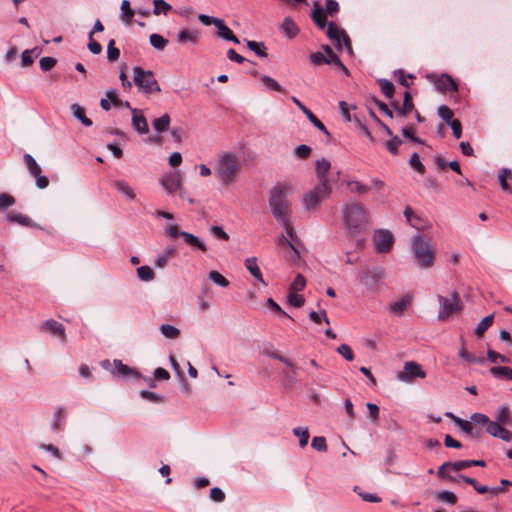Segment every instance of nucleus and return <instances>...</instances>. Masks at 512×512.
Listing matches in <instances>:
<instances>
[{"mask_svg": "<svg viewBox=\"0 0 512 512\" xmlns=\"http://www.w3.org/2000/svg\"><path fill=\"white\" fill-rule=\"evenodd\" d=\"M341 220L348 235L356 237L367 231L370 216L363 204L353 201L342 205Z\"/></svg>", "mask_w": 512, "mask_h": 512, "instance_id": "1", "label": "nucleus"}, {"mask_svg": "<svg viewBox=\"0 0 512 512\" xmlns=\"http://www.w3.org/2000/svg\"><path fill=\"white\" fill-rule=\"evenodd\" d=\"M288 183H277L269 192V207L277 222H285L289 214V202L287 196L290 192Z\"/></svg>", "mask_w": 512, "mask_h": 512, "instance_id": "2", "label": "nucleus"}, {"mask_svg": "<svg viewBox=\"0 0 512 512\" xmlns=\"http://www.w3.org/2000/svg\"><path fill=\"white\" fill-rule=\"evenodd\" d=\"M240 170L239 157L234 152H223L218 156L215 173L224 185L232 184Z\"/></svg>", "mask_w": 512, "mask_h": 512, "instance_id": "3", "label": "nucleus"}, {"mask_svg": "<svg viewBox=\"0 0 512 512\" xmlns=\"http://www.w3.org/2000/svg\"><path fill=\"white\" fill-rule=\"evenodd\" d=\"M411 249L417 264L427 269L433 265L434 262V251L432 250L428 241H426L422 235H415L411 240Z\"/></svg>", "mask_w": 512, "mask_h": 512, "instance_id": "4", "label": "nucleus"}, {"mask_svg": "<svg viewBox=\"0 0 512 512\" xmlns=\"http://www.w3.org/2000/svg\"><path fill=\"white\" fill-rule=\"evenodd\" d=\"M332 188L329 184L318 183L312 190L301 197V205L305 211L311 212L318 209L321 203L331 196Z\"/></svg>", "mask_w": 512, "mask_h": 512, "instance_id": "5", "label": "nucleus"}, {"mask_svg": "<svg viewBox=\"0 0 512 512\" xmlns=\"http://www.w3.org/2000/svg\"><path fill=\"white\" fill-rule=\"evenodd\" d=\"M439 302L438 320L445 321L453 314L459 312L462 308V303L459 294L453 291L449 296L437 295Z\"/></svg>", "mask_w": 512, "mask_h": 512, "instance_id": "6", "label": "nucleus"}, {"mask_svg": "<svg viewBox=\"0 0 512 512\" xmlns=\"http://www.w3.org/2000/svg\"><path fill=\"white\" fill-rule=\"evenodd\" d=\"M133 80L135 85L144 90L146 93H150L154 90H159L158 83L153 72L149 70H144L141 67L133 68Z\"/></svg>", "mask_w": 512, "mask_h": 512, "instance_id": "7", "label": "nucleus"}, {"mask_svg": "<svg viewBox=\"0 0 512 512\" xmlns=\"http://www.w3.org/2000/svg\"><path fill=\"white\" fill-rule=\"evenodd\" d=\"M165 233L171 239H175L181 236L185 244L192 247H197L203 252L207 251V246L203 241H201L197 236L191 233L180 231L179 226L177 224H168L165 227Z\"/></svg>", "mask_w": 512, "mask_h": 512, "instance_id": "8", "label": "nucleus"}, {"mask_svg": "<svg viewBox=\"0 0 512 512\" xmlns=\"http://www.w3.org/2000/svg\"><path fill=\"white\" fill-rule=\"evenodd\" d=\"M162 187L171 194V195H179L181 198H184V188L182 186V174L180 171L175 170L165 174L162 177Z\"/></svg>", "mask_w": 512, "mask_h": 512, "instance_id": "9", "label": "nucleus"}, {"mask_svg": "<svg viewBox=\"0 0 512 512\" xmlns=\"http://www.w3.org/2000/svg\"><path fill=\"white\" fill-rule=\"evenodd\" d=\"M327 36L333 41L337 50L341 51L342 44H344L348 53H352L351 41L347 33L339 29L333 22L327 25Z\"/></svg>", "mask_w": 512, "mask_h": 512, "instance_id": "10", "label": "nucleus"}, {"mask_svg": "<svg viewBox=\"0 0 512 512\" xmlns=\"http://www.w3.org/2000/svg\"><path fill=\"white\" fill-rule=\"evenodd\" d=\"M374 250L378 253H387L391 250L394 237L393 234L386 229H378L373 233Z\"/></svg>", "mask_w": 512, "mask_h": 512, "instance_id": "11", "label": "nucleus"}, {"mask_svg": "<svg viewBox=\"0 0 512 512\" xmlns=\"http://www.w3.org/2000/svg\"><path fill=\"white\" fill-rule=\"evenodd\" d=\"M425 378L426 372L423 370L420 364L409 361L404 364V371L397 373L396 378L401 382H412L414 378Z\"/></svg>", "mask_w": 512, "mask_h": 512, "instance_id": "12", "label": "nucleus"}, {"mask_svg": "<svg viewBox=\"0 0 512 512\" xmlns=\"http://www.w3.org/2000/svg\"><path fill=\"white\" fill-rule=\"evenodd\" d=\"M469 467V460H459L455 462H445L443 463L437 471V475L439 478L447 479L449 481H456L458 478L451 476L448 473V470H452L455 472L461 471Z\"/></svg>", "mask_w": 512, "mask_h": 512, "instance_id": "13", "label": "nucleus"}, {"mask_svg": "<svg viewBox=\"0 0 512 512\" xmlns=\"http://www.w3.org/2000/svg\"><path fill=\"white\" fill-rule=\"evenodd\" d=\"M102 366L105 369H110L112 374L119 378H129L137 375L136 371L124 365L120 360H114L113 363H110L109 360H105L102 362Z\"/></svg>", "mask_w": 512, "mask_h": 512, "instance_id": "14", "label": "nucleus"}, {"mask_svg": "<svg viewBox=\"0 0 512 512\" xmlns=\"http://www.w3.org/2000/svg\"><path fill=\"white\" fill-rule=\"evenodd\" d=\"M503 424L498 421H489L486 432L492 437L499 438L505 442H510L512 440V434L509 430L502 426Z\"/></svg>", "mask_w": 512, "mask_h": 512, "instance_id": "15", "label": "nucleus"}, {"mask_svg": "<svg viewBox=\"0 0 512 512\" xmlns=\"http://www.w3.org/2000/svg\"><path fill=\"white\" fill-rule=\"evenodd\" d=\"M382 278L383 272L379 269H371L360 275L361 283L370 290L375 289Z\"/></svg>", "mask_w": 512, "mask_h": 512, "instance_id": "16", "label": "nucleus"}, {"mask_svg": "<svg viewBox=\"0 0 512 512\" xmlns=\"http://www.w3.org/2000/svg\"><path fill=\"white\" fill-rule=\"evenodd\" d=\"M167 132L171 140L179 144L182 141L183 129L180 126L170 127V117L162 114V133Z\"/></svg>", "mask_w": 512, "mask_h": 512, "instance_id": "17", "label": "nucleus"}, {"mask_svg": "<svg viewBox=\"0 0 512 512\" xmlns=\"http://www.w3.org/2000/svg\"><path fill=\"white\" fill-rule=\"evenodd\" d=\"M41 328L48 331L54 336H58L62 342L66 340V333L64 326L56 320L49 319L41 324Z\"/></svg>", "mask_w": 512, "mask_h": 512, "instance_id": "18", "label": "nucleus"}, {"mask_svg": "<svg viewBox=\"0 0 512 512\" xmlns=\"http://www.w3.org/2000/svg\"><path fill=\"white\" fill-rule=\"evenodd\" d=\"M132 126L139 135L148 133V123L141 111L132 109Z\"/></svg>", "mask_w": 512, "mask_h": 512, "instance_id": "19", "label": "nucleus"}, {"mask_svg": "<svg viewBox=\"0 0 512 512\" xmlns=\"http://www.w3.org/2000/svg\"><path fill=\"white\" fill-rule=\"evenodd\" d=\"M458 478H459V480H462L463 482H465V483H467L469 485H472L474 487V489L479 494H484L486 492H491L493 494H499V493H502L504 491V489L502 487L489 488L486 485H481L475 479H473L471 477H468V476H465V475H459Z\"/></svg>", "mask_w": 512, "mask_h": 512, "instance_id": "20", "label": "nucleus"}, {"mask_svg": "<svg viewBox=\"0 0 512 512\" xmlns=\"http://www.w3.org/2000/svg\"><path fill=\"white\" fill-rule=\"evenodd\" d=\"M330 167H331V163L326 158H321L316 161L315 171H316L318 183L329 184L327 173L330 170Z\"/></svg>", "mask_w": 512, "mask_h": 512, "instance_id": "21", "label": "nucleus"}, {"mask_svg": "<svg viewBox=\"0 0 512 512\" xmlns=\"http://www.w3.org/2000/svg\"><path fill=\"white\" fill-rule=\"evenodd\" d=\"M216 29H217V36L221 39H224L226 41L233 42L234 44H239V39L234 35L232 30L225 24V22L222 19H219V21H216Z\"/></svg>", "mask_w": 512, "mask_h": 512, "instance_id": "22", "label": "nucleus"}, {"mask_svg": "<svg viewBox=\"0 0 512 512\" xmlns=\"http://www.w3.org/2000/svg\"><path fill=\"white\" fill-rule=\"evenodd\" d=\"M200 34L196 30L181 29L177 34V42L180 44L192 43L196 44L199 41Z\"/></svg>", "mask_w": 512, "mask_h": 512, "instance_id": "23", "label": "nucleus"}, {"mask_svg": "<svg viewBox=\"0 0 512 512\" xmlns=\"http://www.w3.org/2000/svg\"><path fill=\"white\" fill-rule=\"evenodd\" d=\"M245 267L249 271V273L255 277L261 284L267 286V283L264 281L261 270L257 264L256 257H249L245 260Z\"/></svg>", "mask_w": 512, "mask_h": 512, "instance_id": "24", "label": "nucleus"}, {"mask_svg": "<svg viewBox=\"0 0 512 512\" xmlns=\"http://www.w3.org/2000/svg\"><path fill=\"white\" fill-rule=\"evenodd\" d=\"M437 88L442 91H456L457 84L448 74H442L436 82Z\"/></svg>", "mask_w": 512, "mask_h": 512, "instance_id": "25", "label": "nucleus"}, {"mask_svg": "<svg viewBox=\"0 0 512 512\" xmlns=\"http://www.w3.org/2000/svg\"><path fill=\"white\" fill-rule=\"evenodd\" d=\"M281 31L287 38L293 39L299 33V28L290 17H286L281 25Z\"/></svg>", "mask_w": 512, "mask_h": 512, "instance_id": "26", "label": "nucleus"}, {"mask_svg": "<svg viewBox=\"0 0 512 512\" xmlns=\"http://www.w3.org/2000/svg\"><path fill=\"white\" fill-rule=\"evenodd\" d=\"M494 418L503 425L512 423L511 410L507 405H501L495 412Z\"/></svg>", "mask_w": 512, "mask_h": 512, "instance_id": "27", "label": "nucleus"}, {"mask_svg": "<svg viewBox=\"0 0 512 512\" xmlns=\"http://www.w3.org/2000/svg\"><path fill=\"white\" fill-rule=\"evenodd\" d=\"M115 189L129 200L135 199L133 188L124 180H116L113 183Z\"/></svg>", "mask_w": 512, "mask_h": 512, "instance_id": "28", "label": "nucleus"}, {"mask_svg": "<svg viewBox=\"0 0 512 512\" xmlns=\"http://www.w3.org/2000/svg\"><path fill=\"white\" fill-rule=\"evenodd\" d=\"M411 298L409 296H405L393 303H391L388 307L390 313L395 315H400L407 307L410 305Z\"/></svg>", "mask_w": 512, "mask_h": 512, "instance_id": "29", "label": "nucleus"}, {"mask_svg": "<svg viewBox=\"0 0 512 512\" xmlns=\"http://www.w3.org/2000/svg\"><path fill=\"white\" fill-rule=\"evenodd\" d=\"M499 182L503 190L512 192V172L508 168H503L499 174Z\"/></svg>", "mask_w": 512, "mask_h": 512, "instance_id": "30", "label": "nucleus"}, {"mask_svg": "<svg viewBox=\"0 0 512 512\" xmlns=\"http://www.w3.org/2000/svg\"><path fill=\"white\" fill-rule=\"evenodd\" d=\"M459 357L469 364H482L484 363V358L480 356H475L470 354L464 346H462L458 351Z\"/></svg>", "mask_w": 512, "mask_h": 512, "instance_id": "31", "label": "nucleus"}, {"mask_svg": "<svg viewBox=\"0 0 512 512\" xmlns=\"http://www.w3.org/2000/svg\"><path fill=\"white\" fill-rule=\"evenodd\" d=\"M23 159H24L26 167L31 176L34 177L42 172L41 167L39 166V164L36 162V160L33 158L32 155L25 154Z\"/></svg>", "mask_w": 512, "mask_h": 512, "instance_id": "32", "label": "nucleus"}, {"mask_svg": "<svg viewBox=\"0 0 512 512\" xmlns=\"http://www.w3.org/2000/svg\"><path fill=\"white\" fill-rule=\"evenodd\" d=\"M247 47L253 51L257 56L261 58L267 57V48L264 44V42H258V41H247Z\"/></svg>", "mask_w": 512, "mask_h": 512, "instance_id": "33", "label": "nucleus"}, {"mask_svg": "<svg viewBox=\"0 0 512 512\" xmlns=\"http://www.w3.org/2000/svg\"><path fill=\"white\" fill-rule=\"evenodd\" d=\"M71 112L83 125L87 127L92 125V121L85 116L84 110L79 104H72Z\"/></svg>", "mask_w": 512, "mask_h": 512, "instance_id": "34", "label": "nucleus"}, {"mask_svg": "<svg viewBox=\"0 0 512 512\" xmlns=\"http://www.w3.org/2000/svg\"><path fill=\"white\" fill-rule=\"evenodd\" d=\"M7 220L27 227L32 226L33 224L32 220L28 216L20 213H8Z\"/></svg>", "mask_w": 512, "mask_h": 512, "instance_id": "35", "label": "nucleus"}, {"mask_svg": "<svg viewBox=\"0 0 512 512\" xmlns=\"http://www.w3.org/2000/svg\"><path fill=\"white\" fill-rule=\"evenodd\" d=\"M208 278L213 284L219 287L226 288L229 286L228 279L216 270L210 271L208 273Z\"/></svg>", "mask_w": 512, "mask_h": 512, "instance_id": "36", "label": "nucleus"}, {"mask_svg": "<svg viewBox=\"0 0 512 512\" xmlns=\"http://www.w3.org/2000/svg\"><path fill=\"white\" fill-rule=\"evenodd\" d=\"M293 434L298 437L299 445L304 448L308 444L309 430L307 427H296L293 429Z\"/></svg>", "mask_w": 512, "mask_h": 512, "instance_id": "37", "label": "nucleus"}, {"mask_svg": "<svg viewBox=\"0 0 512 512\" xmlns=\"http://www.w3.org/2000/svg\"><path fill=\"white\" fill-rule=\"evenodd\" d=\"M397 115L405 116L413 109V103L411 101L410 93L406 91L404 93V101L401 107L397 106Z\"/></svg>", "mask_w": 512, "mask_h": 512, "instance_id": "38", "label": "nucleus"}, {"mask_svg": "<svg viewBox=\"0 0 512 512\" xmlns=\"http://www.w3.org/2000/svg\"><path fill=\"white\" fill-rule=\"evenodd\" d=\"M312 20L314 23L320 28L324 29L326 26V16L324 10L321 7H318L313 10Z\"/></svg>", "mask_w": 512, "mask_h": 512, "instance_id": "39", "label": "nucleus"}, {"mask_svg": "<svg viewBox=\"0 0 512 512\" xmlns=\"http://www.w3.org/2000/svg\"><path fill=\"white\" fill-rule=\"evenodd\" d=\"M261 82L264 83L269 90L276 92H284L285 89L272 77L268 75H262L260 78Z\"/></svg>", "mask_w": 512, "mask_h": 512, "instance_id": "40", "label": "nucleus"}, {"mask_svg": "<svg viewBox=\"0 0 512 512\" xmlns=\"http://www.w3.org/2000/svg\"><path fill=\"white\" fill-rule=\"evenodd\" d=\"M137 275H138L139 279L144 282H149V281L153 280L154 276H155L152 268L147 265L140 266L137 269Z\"/></svg>", "mask_w": 512, "mask_h": 512, "instance_id": "41", "label": "nucleus"}, {"mask_svg": "<svg viewBox=\"0 0 512 512\" xmlns=\"http://www.w3.org/2000/svg\"><path fill=\"white\" fill-rule=\"evenodd\" d=\"M493 320V315L484 317L475 328V334L481 336L493 324Z\"/></svg>", "mask_w": 512, "mask_h": 512, "instance_id": "42", "label": "nucleus"}, {"mask_svg": "<svg viewBox=\"0 0 512 512\" xmlns=\"http://www.w3.org/2000/svg\"><path fill=\"white\" fill-rule=\"evenodd\" d=\"M162 336L168 339H177L180 336V330L170 324H162Z\"/></svg>", "mask_w": 512, "mask_h": 512, "instance_id": "43", "label": "nucleus"}, {"mask_svg": "<svg viewBox=\"0 0 512 512\" xmlns=\"http://www.w3.org/2000/svg\"><path fill=\"white\" fill-rule=\"evenodd\" d=\"M378 83L380 85L382 93L388 98L391 99L394 94V85L391 81L387 79H379Z\"/></svg>", "mask_w": 512, "mask_h": 512, "instance_id": "44", "label": "nucleus"}, {"mask_svg": "<svg viewBox=\"0 0 512 512\" xmlns=\"http://www.w3.org/2000/svg\"><path fill=\"white\" fill-rule=\"evenodd\" d=\"M121 12H122V20L130 23L132 17L134 16V11L130 7V2L128 0H123L121 3Z\"/></svg>", "mask_w": 512, "mask_h": 512, "instance_id": "45", "label": "nucleus"}, {"mask_svg": "<svg viewBox=\"0 0 512 512\" xmlns=\"http://www.w3.org/2000/svg\"><path fill=\"white\" fill-rule=\"evenodd\" d=\"M436 498L451 505H454L457 502L456 495L448 490L438 492L436 494Z\"/></svg>", "mask_w": 512, "mask_h": 512, "instance_id": "46", "label": "nucleus"}, {"mask_svg": "<svg viewBox=\"0 0 512 512\" xmlns=\"http://www.w3.org/2000/svg\"><path fill=\"white\" fill-rule=\"evenodd\" d=\"M120 56V50L115 47V40L111 39L107 47V58L110 62L116 61Z\"/></svg>", "mask_w": 512, "mask_h": 512, "instance_id": "47", "label": "nucleus"}, {"mask_svg": "<svg viewBox=\"0 0 512 512\" xmlns=\"http://www.w3.org/2000/svg\"><path fill=\"white\" fill-rule=\"evenodd\" d=\"M437 113L438 116L448 124L454 120L452 110L446 105H441L438 108Z\"/></svg>", "mask_w": 512, "mask_h": 512, "instance_id": "48", "label": "nucleus"}, {"mask_svg": "<svg viewBox=\"0 0 512 512\" xmlns=\"http://www.w3.org/2000/svg\"><path fill=\"white\" fill-rule=\"evenodd\" d=\"M309 318L314 323H320L323 320L327 325L330 324L329 318L327 317V313L325 310H320L319 312L311 311L309 313Z\"/></svg>", "mask_w": 512, "mask_h": 512, "instance_id": "49", "label": "nucleus"}, {"mask_svg": "<svg viewBox=\"0 0 512 512\" xmlns=\"http://www.w3.org/2000/svg\"><path fill=\"white\" fill-rule=\"evenodd\" d=\"M402 143V140L397 137V136H393L391 139H389L386 143H385V147L386 149L392 153L393 155H397L398 154V146Z\"/></svg>", "mask_w": 512, "mask_h": 512, "instance_id": "50", "label": "nucleus"}, {"mask_svg": "<svg viewBox=\"0 0 512 512\" xmlns=\"http://www.w3.org/2000/svg\"><path fill=\"white\" fill-rule=\"evenodd\" d=\"M311 446L313 449L319 452L327 451L326 439L323 436H316L311 441Z\"/></svg>", "mask_w": 512, "mask_h": 512, "instance_id": "51", "label": "nucleus"}, {"mask_svg": "<svg viewBox=\"0 0 512 512\" xmlns=\"http://www.w3.org/2000/svg\"><path fill=\"white\" fill-rule=\"evenodd\" d=\"M287 299H288L289 304L296 308L301 307L305 302L304 297L302 295L297 294L294 291H292L288 294Z\"/></svg>", "mask_w": 512, "mask_h": 512, "instance_id": "52", "label": "nucleus"}, {"mask_svg": "<svg viewBox=\"0 0 512 512\" xmlns=\"http://www.w3.org/2000/svg\"><path fill=\"white\" fill-rule=\"evenodd\" d=\"M305 116L313 124L314 127H316L318 130L324 132L325 134H328V131H327L325 125L311 112V110L306 112Z\"/></svg>", "mask_w": 512, "mask_h": 512, "instance_id": "53", "label": "nucleus"}, {"mask_svg": "<svg viewBox=\"0 0 512 512\" xmlns=\"http://www.w3.org/2000/svg\"><path fill=\"white\" fill-rule=\"evenodd\" d=\"M347 186L351 188L352 192H356L358 194H365L369 191V187L361 184L359 181L353 180L348 181Z\"/></svg>", "mask_w": 512, "mask_h": 512, "instance_id": "54", "label": "nucleus"}, {"mask_svg": "<svg viewBox=\"0 0 512 512\" xmlns=\"http://www.w3.org/2000/svg\"><path fill=\"white\" fill-rule=\"evenodd\" d=\"M409 164H410V165H411V167H412L413 169H415L417 172H419V173H424V171H425V167H424V165L421 163L418 153H416V152H415V153H413V154L410 156Z\"/></svg>", "mask_w": 512, "mask_h": 512, "instance_id": "55", "label": "nucleus"}, {"mask_svg": "<svg viewBox=\"0 0 512 512\" xmlns=\"http://www.w3.org/2000/svg\"><path fill=\"white\" fill-rule=\"evenodd\" d=\"M338 106H339V110H340V113H341L343 119L346 122H350L351 121V116H350L349 110H350V108L355 109V106L354 105L350 106L345 101H340Z\"/></svg>", "mask_w": 512, "mask_h": 512, "instance_id": "56", "label": "nucleus"}, {"mask_svg": "<svg viewBox=\"0 0 512 512\" xmlns=\"http://www.w3.org/2000/svg\"><path fill=\"white\" fill-rule=\"evenodd\" d=\"M56 63H57V61L55 58L48 57V56L41 58L39 61L40 68L43 71L51 70L56 65Z\"/></svg>", "mask_w": 512, "mask_h": 512, "instance_id": "57", "label": "nucleus"}, {"mask_svg": "<svg viewBox=\"0 0 512 512\" xmlns=\"http://www.w3.org/2000/svg\"><path fill=\"white\" fill-rule=\"evenodd\" d=\"M487 359L489 362L491 363H496L498 361L502 362V363H507L509 361V359L504 356V355H501L493 350H488L487 352Z\"/></svg>", "mask_w": 512, "mask_h": 512, "instance_id": "58", "label": "nucleus"}, {"mask_svg": "<svg viewBox=\"0 0 512 512\" xmlns=\"http://www.w3.org/2000/svg\"><path fill=\"white\" fill-rule=\"evenodd\" d=\"M337 352L347 361H352L354 359V354L350 347L346 344H341L337 348Z\"/></svg>", "mask_w": 512, "mask_h": 512, "instance_id": "59", "label": "nucleus"}, {"mask_svg": "<svg viewBox=\"0 0 512 512\" xmlns=\"http://www.w3.org/2000/svg\"><path fill=\"white\" fill-rule=\"evenodd\" d=\"M15 203L14 197L7 193L0 194V210L7 209Z\"/></svg>", "mask_w": 512, "mask_h": 512, "instance_id": "60", "label": "nucleus"}, {"mask_svg": "<svg viewBox=\"0 0 512 512\" xmlns=\"http://www.w3.org/2000/svg\"><path fill=\"white\" fill-rule=\"evenodd\" d=\"M511 368L504 366H495L490 369L492 375L496 377H508L510 376Z\"/></svg>", "mask_w": 512, "mask_h": 512, "instance_id": "61", "label": "nucleus"}, {"mask_svg": "<svg viewBox=\"0 0 512 512\" xmlns=\"http://www.w3.org/2000/svg\"><path fill=\"white\" fill-rule=\"evenodd\" d=\"M310 153L311 148L305 144L298 145L294 150L295 156L301 159L307 158L310 155Z\"/></svg>", "mask_w": 512, "mask_h": 512, "instance_id": "62", "label": "nucleus"}, {"mask_svg": "<svg viewBox=\"0 0 512 512\" xmlns=\"http://www.w3.org/2000/svg\"><path fill=\"white\" fill-rule=\"evenodd\" d=\"M305 285H306L305 278L301 274H298L291 284V290L294 292L301 291L304 289Z\"/></svg>", "mask_w": 512, "mask_h": 512, "instance_id": "63", "label": "nucleus"}, {"mask_svg": "<svg viewBox=\"0 0 512 512\" xmlns=\"http://www.w3.org/2000/svg\"><path fill=\"white\" fill-rule=\"evenodd\" d=\"M310 61L317 66L326 64V62H328L327 57L322 52L312 53L310 55Z\"/></svg>", "mask_w": 512, "mask_h": 512, "instance_id": "64", "label": "nucleus"}]
</instances>
